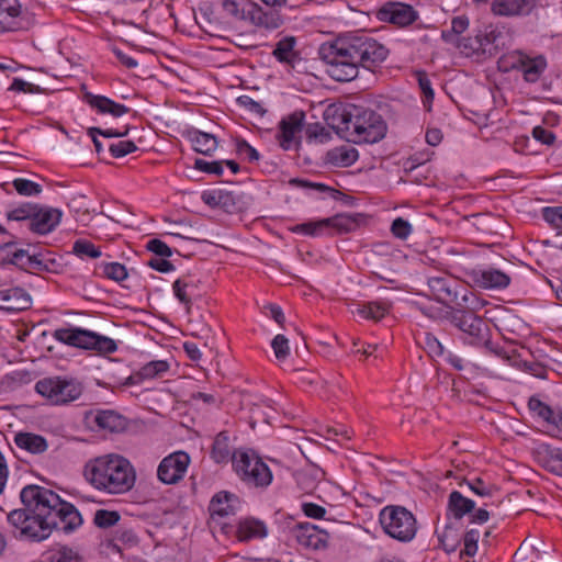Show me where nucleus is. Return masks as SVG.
I'll return each mask as SVG.
<instances>
[{
  "label": "nucleus",
  "mask_w": 562,
  "mask_h": 562,
  "mask_svg": "<svg viewBox=\"0 0 562 562\" xmlns=\"http://www.w3.org/2000/svg\"><path fill=\"white\" fill-rule=\"evenodd\" d=\"M175 296L190 312L193 299L199 296L198 282L191 276H183L177 279L172 284Z\"/></svg>",
  "instance_id": "5701e85b"
},
{
  "label": "nucleus",
  "mask_w": 562,
  "mask_h": 562,
  "mask_svg": "<svg viewBox=\"0 0 562 562\" xmlns=\"http://www.w3.org/2000/svg\"><path fill=\"white\" fill-rule=\"evenodd\" d=\"M63 212L59 209L36 204L29 228L35 234L46 235L60 223Z\"/></svg>",
  "instance_id": "4468645a"
},
{
  "label": "nucleus",
  "mask_w": 562,
  "mask_h": 562,
  "mask_svg": "<svg viewBox=\"0 0 562 562\" xmlns=\"http://www.w3.org/2000/svg\"><path fill=\"white\" fill-rule=\"evenodd\" d=\"M472 280L482 289H504L510 282L509 276L494 268L474 270Z\"/></svg>",
  "instance_id": "412c9836"
},
{
  "label": "nucleus",
  "mask_w": 562,
  "mask_h": 562,
  "mask_svg": "<svg viewBox=\"0 0 562 562\" xmlns=\"http://www.w3.org/2000/svg\"><path fill=\"white\" fill-rule=\"evenodd\" d=\"M475 507V503L464 497L459 491H452L449 495L448 512L459 521L464 515L471 513Z\"/></svg>",
  "instance_id": "c85d7f7f"
},
{
  "label": "nucleus",
  "mask_w": 562,
  "mask_h": 562,
  "mask_svg": "<svg viewBox=\"0 0 562 562\" xmlns=\"http://www.w3.org/2000/svg\"><path fill=\"white\" fill-rule=\"evenodd\" d=\"M83 475L94 488L109 494L126 493L136 482L133 464L117 453H108L89 460L85 465Z\"/></svg>",
  "instance_id": "7ed1b4c3"
},
{
  "label": "nucleus",
  "mask_w": 562,
  "mask_h": 562,
  "mask_svg": "<svg viewBox=\"0 0 562 562\" xmlns=\"http://www.w3.org/2000/svg\"><path fill=\"white\" fill-rule=\"evenodd\" d=\"M379 520L383 530L398 541L408 542L416 536V518L403 506H385L380 512Z\"/></svg>",
  "instance_id": "423d86ee"
},
{
  "label": "nucleus",
  "mask_w": 562,
  "mask_h": 562,
  "mask_svg": "<svg viewBox=\"0 0 562 562\" xmlns=\"http://www.w3.org/2000/svg\"><path fill=\"white\" fill-rule=\"evenodd\" d=\"M378 18L381 21L403 27L415 22L418 18V13L409 4L389 2L379 10Z\"/></svg>",
  "instance_id": "f8f14e48"
},
{
  "label": "nucleus",
  "mask_w": 562,
  "mask_h": 562,
  "mask_svg": "<svg viewBox=\"0 0 562 562\" xmlns=\"http://www.w3.org/2000/svg\"><path fill=\"white\" fill-rule=\"evenodd\" d=\"M20 249H18L15 247V244L14 243H5L3 245L0 246V263L1 265H5V263H11L13 265L14 261H15V255H18V251Z\"/></svg>",
  "instance_id": "13d9d810"
},
{
  "label": "nucleus",
  "mask_w": 562,
  "mask_h": 562,
  "mask_svg": "<svg viewBox=\"0 0 562 562\" xmlns=\"http://www.w3.org/2000/svg\"><path fill=\"white\" fill-rule=\"evenodd\" d=\"M211 458L216 463L227 462L232 460L233 467L239 477L246 480V450L239 449L231 452L228 436L225 431H221L214 439Z\"/></svg>",
  "instance_id": "1a4fd4ad"
},
{
  "label": "nucleus",
  "mask_w": 562,
  "mask_h": 562,
  "mask_svg": "<svg viewBox=\"0 0 562 562\" xmlns=\"http://www.w3.org/2000/svg\"><path fill=\"white\" fill-rule=\"evenodd\" d=\"M190 457L187 452L177 451L164 458L158 465V479L165 484H176L188 469Z\"/></svg>",
  "instance_id": "9b49d317"
},
{
  "label": "nucleus",
  "mask_w": 562,
  "mask_h": 562,
  "mask_svg": "<svg viewBox=\"0 0 562 562\" xmlns=\"http://www.w3.org/2000/svg\"><path fill=\"white\" fill-rule=\"evenodd\" d=\"M296 43V37L284 36L276 44V47L272 50V55L279 63L285 64L289 67L295 69L300 67L302 63L300 53L295 49Z\"/></svg>",
  "instance_id": "a211bd4d"
},
{
  "label": "nucleus",
  "mask_w": 562,
  "mask_h": 562,
  "mask_svg": "<svg viewBox=\"0 0 562 562\" xmlns=\"http://www.w3.org/2000/svg\"><path fill=\"white\" fill-rule=\"evenodd\" d=\"M53 337L69 346L86 349L88 330L81 328H58L54 331Z\"/></svg>",
  "instance_id": "c756f323"
},
{
  "label": "nucleus",
  "mask_w": 562,
  "mask_h": 562,
  "mask_svg": "<svg viewBox=\"0 0 562 562\" xmlns=\"http://www.w3.org/2000/svg\"><path fill=\"white\" fill-rule=\"evenodd\" d=\"M427 286L430 295L443 305H458L461 302V295L469 291L457 279L448 274H438L427 278Z\"/></svg>",
  "instance_id": "6e6552de"
},
{
  "label": "nucleus",
  "mask_w": 562,
  "mask_h": 562,
  "mask_svg": "<svg viewBox=\"0 0 562 562\" xmlns=\"http://www.w3.org/2000/svg\"><path fill=\"white\" fill-rule=\"evenodd\" d=\"M86 349H94L100 353H112L117 349V345L110 337L88 330Z\"/></svg>",
  "instance_id": "f704fd0d"
},
{
  "label": "nucleus",
  "mask_w": 562,
  "mask_h": 562,
  "mask_svg": "<svg viewBox=\"0 0 562 562\" xmlns=\"http://www.w3.org/2000/svg\"><path fill=\"white\" fill-rule=\"evenodd\" d=\"M302 510L305 516L313 519L324 518L326 514V509L323 506L317 505L315 503H303Z\"/></svg>",
  "instance_id": "e2e57ef3"
},
{
  "label": "nucleus",
  "mask_w": 562,
  "mask_h": 562,
  "mask_svg": "<svg viewBox=\"0 0 562 562\" xmlns=\"http://www.w3.org/2000/svg\"><path fill=\"white\" fill-rule=\"evenodd\" d=\"M49 262L53 263L54 260H47L44 258L42 254L32 255V260L29 270L34 271H48Z\"/></svg>",
  "instance_id": "774afa93"
},
{
  "label": "nucleus",
  "mask_w": 562,
  "mask_h": 562,
  "mask_svg": "<svg viewBox=\"0 0 562 562\" xmlns=\"http://www.w3.org/2000/svg\"><path fill=\"white\" fill-rule=\"evenodd\" d=\"M95 423L100 428L119 432L125 429V418L114 411H101L95 416Z\"/></svg>",
  "instance_id": "473e14b6"
},
{
  "label": "nucleus",
  "mask_w": 562,
  "mask_h": 562,
  "mask_svg": "<svg viewBox=\"0 0 562 562\" xmlns=\"http://www.w3.org/2000/svg\"><path fill=\"white\" fill-rule=\"evenodd\" d=\"M248 19L256 26V29L251 31L252 35H256L261 29L267 31L276 30L282 23L280 15L276 11H263L257 3L250 4V8L248 9Z\"/></svg>",
  "instance_id": "6ab92c4d"
},
{
  "label": "nucleus",
  "mask_w": 562,
  "mask_h": 562,
  "mask_svg": "<svg viewBox=\"0 0 562 562\" xmlns=\"http://www.w3.org/2000/svg\"><path fill=\"white\" fill-rule=\"evenodd\" d=\"M318 471L313 470L312 472L307 473H300L297 476V482L302 490L304 491H312L315 487V482L317 480Z\"/></svg>",
  "instance_id": "680f3d73"
},
{
  "label": "nucleus",
  "mask_w": 562,
  "mask_h": 562,
  "mask_svg": "<svg viewBox=\"0 0 562 562\" xmlns=\"http://www.w3.org/2000/svg\"><path fill=\"white\" fill-rule=\"evenodd\" d=\"M20 497L25 508L8 514L15 538L40 542L47 539L53 529L71 532L82 524L76 507L52 490L27 485L21 491Z\"/></svg>",
  "instance_id": "f257e3e1"
},
{
  "label": "nucleus",
  "mask_w": 562,
  "mask_h": 562,
  "mask_svg": "<svg viewBox=\"0 0 562 562\" xmlns=\"http://www.w3.org/2000/svg\"><path fill=\"white\" fill-rule=\"evenodd\" d=\"M290 183L302 187V188H312V189H316L318 191H328L331 193L334 199H337V196L342 194L340 191L331 189L323 183L308 182V181L302 180V179H292L290 181Z\"/></svg>",
  "instance_id": "bf43d9fd"
},
{
  "label": "nucleus",
  "mask_w": 562,
  "mask_h": 562,
  "mask_svg": "<svg viewBox=\"0 0 562 562\" xmlns=\"http://www.w3.org/2000/svg\"><path fill=\"white\" fill-rule=\"evenodd\" d=\"M12 186L22 196H36L43 191L40 183L25 178H15L12 181Z\"/></svg>",
  "instance_id": "4c0bfd02"
},
{
  "label": "nucleus",
  "mask_w": 562,
  "mask_h": 562,
  "mask_svg": "<svg viewBox=\"0 0 562 562\" xmlns=\"http://www.w3.org/2000/svg\"><path fill=\"white\" fill-rule=\"evenodd\" d=\"M169 364L164 360H155L145 364L137 373L138 379H154L167 372Z\"/></svg>",
  "instance_id": "58836bf2"
},
{
  "label": "nucleus",
  "mask_w": 562,
  "mask_h": 562,
  "mask_svg": "<svg viewBox=\"0 0 562 562\" xmlns=\"http://www.w3.org/2000/svg\"><path fill=\"white\" fill-rule=\"evenodd\" d=\"M465 483L474 494L481 497H492L494 492H497V488L494 485L486 484L480 477H476L473 481Z\"/></svg>",
  "instance_id": "49530a36"
},
{
  "label": "nucleus",
  "mask_w": 562,
  "mask_h": 562,
  "mask_svg": "<svg viewBox=\"0 0 562 562\" xmlns=\"http://www.w3.org/2000/svg\"><path fill=\"white\" fill-rule=\"evenodd\" d=\"M387 312L385 305L376 302H370L367 304H358L351 313L355 316H359L364 319H381Z\"/></svg>",
  "instance_id": "c9c22d12"
},
{
  "label": "nucleus",
  "mask_w": 562,
  "mask_h": 562,
  "mask_svg": "<svg viewBox=\"0 0 562 562\" xmlns=\"http://www.w3.org/2000/svg\"><path fill=\"white\" fill-rule=\"evenodd\" d=\"M358 157V150L351 146L336 147L327 153V161L336 167H349Z\"/></svg>",
  "instance_id": "7c9ffc66"
},
{
  "label": "nucleus",
  "mask_w": 562,
  "mask_h": 562,
  "mask_svg": "<svg viewBox=\"0 0 562 562\" xmlns=\"http://www.w3.org/2000/svg\"><path fill=\"white\" fill-rule=\"evenodd\" d=\"M441 37L445 42L451 43L457 46L460 52L467 56L473 54H484V44H482L481 34L475 36L460 37L454 36L451 32H442Z\"/></svg>",
  "instance_id": "a878e982"
},
{
  "label": "nucleus",
  "mask_w": 562,
  "mask_h": 562,
  "mask_svg": "<svg viewBox=\"0 0 562 562\" xmlns=\"http://www.w3.org/2000/svg\"><path fill=\"white\" fill-rule=\"evenodd\" d=\"M269 411L270 406L268 404H254L252 407L250 408V420H248L250 427L255 428L257 423L267 425L269 418Z\"/></svg>",
  "instance_id": "c03bdc74"
},
{
  "label": "nucleus",
  "mask_w": 562,
  "mask_h": 562,
  "mask_svg": "<svg viewBox=\"0 0 562 562\" xmlns=\"http://www.w3.org/2000/svg\"><path fill=\"white\" fill-rule=\"evenodd\" d=\"M510 67L522 72L527 82H536L547 67V60L543 56L530 57L521 52L512 56Z\"/></svg>",
  "instance_id": "ddd939ff"
},
{
  "label": "nucleus",
  "mask_w": 562,
  "mask_h": 562,
  "mask_svg": "<svg viewBox=\"0 0 562 562\" xmlns=\"http://www.w3.org/2000/svg\"><path fill=\"white\" fill-rule=\"evenodd\" d=\"M425 348L432 358L441 357L445 352L442 344L430 333L425 336Z\"/></svg>",
  "instance_id": "5fc2aeb1"
},
{
  "label": "nucleus",
  "mask_w": 562,
  "mask_h": 562,
  "mask_svg": "<svg viewBox=\"0 0 562 562\" xmlns=\"http://www.w3.org/2000/svg\"><path fill=\"white\" fill-rule=\"evenodd\" d=\"M304 120L303 112H294L289 116L284 117L280 122V133L278 139L280 146L285 149L296 148L300 144L297 135L302 131Z\"/></svg>",
  "instance_id": "dca6fc26"
},
{
  "label": "nucleus",
  "mask_w": 562,
  "mask_h": 562,
  "mask_svg": "<svg viewBox=\"0 0 562 562\" xmlns=\"http://www.w3.org/2000/svg\"><path fill=\"white\" fill-rule=\"evenodd\" d=\"M72 251L79 257L99 258L101 251L92 243L79 239L74 243Z\"/></svg>",
  "instance_id": "a18cd8bd"
},
{
  "label": "nucleus",
  "mask_w": 562,
  "mask_h": 562,
  "mask_svg": "<svg viewBox=\"0 0 562 562\" xmlns=\"http://www.w3.org/2000/svg\"><path fill=\"white\" fill-rule=\"evenodd\" d=\"M541 449L540 458L543 467L548 471L562 476V449L549 445L542 446Z\"/></svg>",
  "instance_id": "72a5a7b5"
},
{
  "label": "nucleus",
  "mask_w": 562,
  "mask_h": 562,
  "mask_svg": "<svg viewBox=\"0 0 562 562\" xmlns=\"http://www.w3.org/2000/svg\"><path fill=\"white\" fill-rule=\"evenodd\" d=\"M272 471L257 451L248 449V485L267 488L272 483Z\"/></svg>",
  "instance_id": "2eb2a0df"
},
{
  "label": "nucleus",
  "mask_w": 562,
  "mask_h": 562,
  "mask_svg": "<svg viewBox=\"0 0 562 562\" xmlns=\"http://www.w3.org/2000/svg\"><path fill=\"white\" fill-rule=\"evenodd\" d=\"M13 440L19 449L31 454H42L48 449L46 438L34 432L19 431L14 435Z\"/></svg>",
  "instance_id": "b1692460"
},
{
  "label": "nucleus",
  "mask_w": 562,
  "mask_h": 562,
  "mask_svg": "<svg viewBox=\"0 0 562 562\" xmlns=\"http://www.w3.org/2000/svg\"><path fill=\"white\" fill-rule=\"evenodd\" d=\"M502 37V33L497 30H491L490 32H486L485 34H481V41L482 44H484V54L488 53L492 55L494 50L498 48V40Z\"/></svg>",
  "instance_id": "603ef678"
},
{
  "label": "nucleus",
  "mask_w": 562,
  "mask_h": 562,
  "mask_svg": "<svg viewBox=\"0 0 562 562\" xmlns=\"http://www.w3.org/2000/svg\"><path fill=\"white\" fill-rule=\"evenodd\" d=\"M528 406L532 412L537 413V415L543 419L552 416V408L542 403L539 398L530 397Z\"/></svg>",
  "instance_id": "052dcab7"
},
{
  "label": "nucleus",
  "mask_w": 562,
  "mask_h": 562,
  "mask_svg": "<svg viewBox=\"0 0 562 562\" xmlns=\"http://www.w3.org/2000/svg\"><path fill=\"white\" fill-rule=\"evenodd\" d=\"M480 539V531L477 529H470L463 536L464 553L469 557L475 555L477 551V541Z\"/></svg>",
  "instance_id": "3c124183"
},
{
  "label": "nucleus",
  "mask_w": 562,
  "mask_h": 562,
  "mask_svg": "<svg viewBox=\"0 0 562 562\" xmlns=\"http://www.w3.org/2000/svg\"><path fill=\"white\" fill-rule=\"evenodd\" d=\"M31 306V296L21 288L0 291V308L8 312H20Z\"/></svg>",
  "instance_id": "aec40b11"
},
{
  "label": "nucleus",
  "mask_w": 562,
  "mask_h": 562,
  "mask_svg": "<svg viewBox=\"0 0 562 562\" xmlns=\"http://www.w3.org/2000/svg\"><path fill=\"white\" fill-rule=\"evenodd\" d=\"M391 232L395 237L406 239L412 233V225L406 220L397 217L392 223Z\"/></svg>",
  "instance_id": "864d4df0"
},
{
  "label": "nucleus",
  "mask_w": 562,
  "mask_h": 562,
  "mask_svg": "<svg viewBox=\"0 0 562 562\" xmlns=\"http://www.w3.org/2000/svg\"><path fill=\"white\" fill-rule=\"evenodd\" d=\"M268 532V527L265 521L248 517V540L266 538Z\"/></svg>",
  "instance_id": "09e8293b"
},
{
  "label": "nucleus",
  "mask_w": 562,
  "mask_h": 562,
  "mask_svg": "<svg viewBox=\"0 0 562 562\" xmlns=\"http://www.w3.org/2000/svg\"><path fill=\"white\" fill-rule=\"evenodd\" d=\"M103 273L111 280L121 282L127 278V270L124 265L119 262H110L104 265Z\"/></svg>",
  "instance_id": "de8ad7c7"
},
{
  "label": "nucleus",
  "mask_w": 562,
  "mask_h": 562,
  "mask_svg": "<svg viewBox=\"0 0 562 562\" xmlns=\"http://www.w3.org/2000/svg\"><path fill=\"white\" fill-rule=\"evenodd\" d=\"M120 517L115 510L99 509L94 514L93 521L100 528H110L120 520Z\"/></svg>",
  "instance_id": "37998d69"
},
{
  "label": "nucleus",
  "mask_w": 562,
  "mask_h": 562,
  "mask_svg": "<svg viewBox=\"0 0 562 562\" xmlns=\"http://www.w3.org/2000/svg\"><path fill=\"white\" fill-rule=\"evenodd\" d=\"M417 308L430 319L441 321L447 319L450 322V313L453 311V305L438 306L435 304H420L416 303Z\"/></svg>",
  "instance_id": "e433bc0d"
},
{
  "label": "nucleus",
  "mask_w": 562,
  "mask_h": 562,
  "mask_svg": "<svg viewBox=\"0 0 562 562\" xmlns=\"http://www.w3.org/2000/svg\"><path fill=\"white\" fill-rule=\"evenodd\" d=\"M146 248L155 255L164 258H168L172 255L171 248L165 241L157 238L150 239L147 243Z\"/></svg>",
  "instance_id": "6e6d98bb"
},
{
  "label": "nucleus",
  "mask_w": 562,
  "mask_h": 562,
  "mask_svg": "<svg viewBox=\"0 0 562 562\" xmlns=\"http://www.w3.org/2000/svg\"><path fill=\"white\" fill-rule=\"evenodd\" d=\"M35 390L52 404L64 405L78 400L82 394L83 387L75 379L50 376L37 381Z\"/></svg>",
  "instance_id": "0eeeda50"
},
{
  "label": "nucleus",
  "mask_w": 562,
  "mask_h": 562,
  "mask_svg": "<svg viewBox=\"0 0 562 562\" xmlns=\"http://www.w3.org/2000/svg\"><path fill=\"white\" fill-rule=\"evenodd\" d=\"M294 535L296 541L305 548L318 550L327 544V532L319 530L317 526L310 522L297 525Z\"/></svg>",
  "instance_id": "f3484780"
},
{
  "label": "nucleus",
  "mask_w": 562,
  "mask_h": 562,
  "mask_svg": "<svg viewBox=\"0 0 562 562\" xmlns=\"http://www.w3.org/2000/svg\"><path fill=\"white\" fill-rule=\"evenodd\" d=\"M543 218L554 226H562V207L543 209Z\"/></svg>",
  "instance_id": "69168bd1"
},
{
  "label": "nucleus",
  "mask_w": 562,
  "mask_h": 562,
  "mask_svg": "<svg viewBox=\"0 0 562 562\" xmlns=\"http://www.w3.org/2000/svg\"><path fill=\"white\" fill-rule=\"evenodd\" d=\"M85 99L87 103L91 108L95 109L100 114H110L114 117H120L130 111V109L124 104L116 103L104 95L87 93Z\"/></svg>",
  "instance_id": "393cba45"
},
{
  "label": "nucleus",
  "mask_w": 562,
  "mask_h": 562,
  "mask_svg": "<svg viewBox=\"0 0 562 562\" xmlns=\"http://www.w3.org/2000/svg\"><path fill=\"white\" fill-rule=\"evenodd\" d=\"M36 210L35 203H22L18 207H14L7 212V218L9 221H29L31 223L33 214Z\"/></svg>",
  "instance_id": "ea45409f"
},
{
  "label": "nucleus",
  "mask_w": 562,
  "mask_h": 562,
  "mask_svg": "<svg viewBox=\"0 0 562 562\" xmlns=\"http://www.w3.org/2000/svg\"><path fill=\"white\" fill-rule=\"evenodd\" d=\"M238 501L232 493L222 491L216 493L209 505V512L211 516L224 518L236 513L238 508Z\"/></svg>",
  "instance_id": "4be33fe9"
},
{
  "label": "nucleus",
  "mask_w": 562,
  "mask_h": 562,
  "mask_svg": "<svg viewBox=\"0 0 562 562\" xmlns=\"http://www.w3.org/2000/svg\"><path fill=\"white\" fill-rule=\"evenodd\" d=\"M532 136L544 145H552L555 140V135L542 126H536L532 130Z\"/></svg>",
  "instance_id": "0e129e2a"
},
{
  "label": "nucleus",
  "mask_w": 562,
  "mask_h": 562,
  "mask_svg": "<svg viewBox=\"0 0 562 562\" xmlns=\"http://www.w3.org/2000/svg\"><path fill=\"white\" fill-rule=\"evenodd\" d=\"M358 226L356 217L347 214H337L333 217L324 218L315 223H304L296 225L294 232H302L306 235L318 236L323 229L333 228L338 234L353 231Z\"/></svg>",
  "instance_id": "9d476101"
},
{
  "label": "nucleus",
  "mask_w": 562,
  "mask_h": 562,
  "mask_svg": "<svg viewBox=\"0 0 562 562\" xmlns=\"http://www.w3.org/2000/svg\"><path fill=\"white\" fill-rule=\"evenodd\" d=\"M271 348L279 362L285 361L290 356V342L284 335L278 334L274 336L271 341Z\"/></svg>",
  "instance_id": "79ce46f5"
},
{
  "label": "nucleus",
  "mask_w": 562,
  "mask_h": 562,
  "mask_svg": "<svg viewBox=\"0 0 562 562\" xmlns=\"http://www.w3.org/2000/svg\"><path fill=\"white\" fill-rule=\"evenodd\" d=\"M387 48L373 37L361 34L324 43L318 49L327 75L338 82H349L359 75V68L371 69L387 57Z\"/></svg>",
  "instance_id": "f03ea898"
},
{
  "label": "nucleus",
  "mask_w": 562,
  "mask_h": 562,
  "mask_svg": "<svg viewBox=\"0 0 562 562\" xmlns=\"http://www.w3.org/2000/svg\"><path fill=\"white\" fill-rule=\"evenodd\" d=\"M20 13L21 4L18 0H0V32L14 30Z\"/></svg>",
  "instance_id": "cd10ccee"
},
{
  "label": "nucleus",
  "mask_w": 562,
  "mask_h": 562,
  "mask_svg": "<svg viewBox=\"0 0 562 562\" xmlns=\"http://www.w3.org/2000/svg\"><path fill=\"white\" fill-rule=\"evenodd\" d=\"M136 149L137 146L132 140H120L115 144H111L109 147L112 156L116 158L124 157L131 153H134Z\"/></svg>",
  "instance_id": "8fccbe9b"
},
{
  "label": "nucleus",
  "mask_w": 562,
  "mask_h": 562,
  "mask_svg": "<svg viewBox=\"0 0 562 562\" xmlns=\"http://www.w3.org/2000/svg\"><path fill=\"white\" fill-rule=\"evenodd\" d=\"M436 533L441 548L448 553L456 551L461 542L462 536L458 521L446 524L442 530L436 529Z\"/></svg>",
  "instance_id": "bb28decb"
},
{
  "label": "nucleus",
  "mask_w": 562,
  "mask_h": 562,
  "mask_svg": "<svg viewBox=\"0 0 562 562\" xmlns=\"http://www.w3.org/2000/svg\"><path fill=\"white\" fill-rule=\"evenodd\" d=\"M193 149L203 155H212L217 148V139L214 135L201 131L190 133Z\"/></svg>",
  "instance_id": "2f4dec72"
},
{
  "label": "nucleus",
  "mask_w": 562,
  "mask_h": 562,
  "mask_svg": "<svg viewBox=\"0 0 562 562\" xmlns=\"http://www.w3.org/2000/svg\"><path fill=\"white\" fill-rule=\"evenodd\" d=\"M46 562H78L77 554L72 549L59 547L46 552Z\"/></svg>",
  "instance_id": "a19ab883"
},
{
  "label": "nucleus",
  "mask_w": 562,
  "mask_h": 562,
  "mask_svg": "<svg viewBox=\"0 0 562 562\" xmlns=\"http://www.w3.org/2000/svg\"><path fill=\"white\" fill-rule=\"evenodd\" d=\"M333 127L355 144L380 142L386 133L382 116L370 109L350 105L334 116Z\"/></svg>",
  "instance_id": "20e7f679"
},
{
  "label": "nucleus",
  "mask_w": 562,
  "mask_h": 562,
  "mask_svg": "<svg viewBox=\"0 0 562 562\" xmlns=\"http://www.w3.org/2000/svg\"><path fill=\"white\" fill-rule=\"evenodd\" d=\"M485 305L474 293L464 291L461 302L450 313V324L467 335L469 344L480 346V340L488 334L487 323L476 312Z\"/></svg>",
  "instance_id": "39448f33"
},
{
  "label": "nucleus",
  "mask_w": 562,
  "mask_h": 562,
  "mask_svg": "<svg viewBox=\"0 0 562 562\" xmlns=\"http://www.w3.org/2000/svg\"><path fill=\"white\" fill-rule=\"evenodd\" d=\"M418 85L426 98V101L431 102L434 100V90L431 88V82L425 72H418Z\"/></svg>",
  "instance_id": "338daca9"
},
{
  "label": "nucleus",
  "mask_w": 562,
  "mask_h": 562,
  "mask_svg": "<svg viewBox=\"0 0 562 562\" xmlns=\"http://www.w3.org/2000/svg\"><path fill=\"white\" fill-rule=\"evenodd\" d=\"M194 167L200 171L217 176L222 175L223 172V164L221 161H206L204 159H196Z\"/></svg>",
  "instance_id": "4d7b16f0"
}]
</instances>
